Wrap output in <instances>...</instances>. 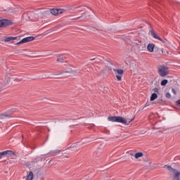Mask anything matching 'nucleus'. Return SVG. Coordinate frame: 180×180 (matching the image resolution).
<instances>
[{"label": "nucleus", "instance_id": "nucleus-1", "mask_svg": "<svg viewBox=\"0 0 180 180\" xmlns=\"http://www.w3.org/2000/svg\"><path fill=\"white\" fill-rule=\"evenodd\" d=\"M108 120L109 122H117V123H122V124H125V126H129L131 122H133V119L128 121L127 119H124L122 117L117 116V117H108Z\"/></svg>", "mask_w": 180, "mask_h": 180}, {"label": "nucleus", "instance_id": "nucleus-2", "mask_svg": "<svg viewBox=\"0 0 180 180\" xmlns=\"http://www.w3.org/2000/svg\"><path fill=\"white\" fill-rule=\"evenodd\" d=\"M158 74L160 77H162V78H165V77L169 74V68L164 65L158 66Z\"/></svg>", "mask_w": 180, "mask_h": 180}, {"label": "nucleus", "instance_id": "nucleus-3", "mask_svg": "<svg viewBox=\"0 0 180 180\" xmlns=\"http://www.w3.org/2000/svg\"><path fill=\"white\" fill-rule=\"evenodd\" d=\"M164 168H167V169H168V171H169V172H171L172 174H173V178L174 180H180V172L176 170V169L172 168L171 166L169 165H165Z\"/></svg>", "mask_w": 180, "mask_h": 180}, {"label": "nucleus", "instance_id": "nucleus-4", "mask_svg": "<svg viewBox=\"0 0 180 180\" xmlns=\"http://www.w3.org/2000/svg\"><path fill=\"white\" fill-rule=\"evenodd\" d=\"M115 77L117 79V81H122V77H123V74H124V70L122 69H112Z\"/></svg>", "mask_w": 180, "mask_h": 180}, {"label": "nucleus", "instance_id": "nucleus-5", "mask_svg": "<svg viewBox=\"0 0 180 180\" xmlns=\"http://www.w3.org/2000/svg\"><path fill=\"white\" fill-rule=\"evenodd\" d=\"M12 25V21L8 19L0 20V27H6V26H11Z\"/></svg>", "mask_w": 180, "mask_h": 180}, {"label": "nucleus", "instance_id": "nucleus-6", "mask_svg": "<svg viewBox=\"0 0 180 180\" xmlns=\"http://www.w3.org/2000/svg\"><path fill=\"white\" fill-rule=\"evenodd\" d=\"M33 40H34V37H25V38L22 39L21 41L16 43L15 44L16 45L22 44V43H27L29 41H33Z\"/></svg>", "mask_w": 180, "mask_h": 180}, {"label": "nucleus", "instance_id": "nucleus-7", "mask_svg": "<svg viewBox=\"0 0 180 180\" xmlns=\"http://www.w3.org/2000/svg\"><path fill=\"white\" fill-rule=\"evenodd\" d=\"M5 155H7V156L15 155V153H13V151L12 150H5L3 152H0V160Z\"/></svg>", "mask_w": 180, "mask_h": 180}, {"label": "nucleus", "instance_id": "nucleus-8", "mask_svg": "<svg viewBox=\"0 0 180 180\" xmlns=\"http://www.w3.org/2000/svg\"><path fill=\"white\" fill-rule=\"evenodd\" d=\"M150 34L154 39H157L158 40H160V41H162V43H164L162 38H160V35L155 34V32H154V30H150Z\"/></svg>", "mask_w": 180, "mask_h": 180}, {"label": "nucleus", "instance_id": "nucleus-9", "mask_svg": "<svg viewBox=\"0 0 180 180\" xmlns=\"http://www.w3.org/2000/svg\"><path fill=\"white\" fill-rule=\"evenodd\" d=\"M51 13L56 16V15H58L59 13H63V10L57 9V8H52V9H51Z\"/></svg>", "mask_w": 180, "mask_h": 180}, {"label": "nucleus", "instance_id": "nucleus-10", "mask_svg": "<svg viewBox=\"0 0 180 180\" xmlns=\"http://www.w3.org/2000/svg\"><path fill=\"white\" fill-rule=\"evenodd\" d=\"M155 47V44H149L147 46L148 51H149L150 53H154Z\"/></svg>", "mask_w": 180, "mask_h": 180}, {"label": "nucleus", "instance_id": "nucleus-11", "mask_svg": "<svg viewBox=\"0 0 180 180\" xmlns=\"http://www.w3.org/2000/svg\"><path fill=\"white\" fill-rule=\"evenodd\" d=\"M137 46H138L139 49L141 50V51L146 50V49L147 47L146 46V43H141V42H139L137 44Z\"/></svg>", "mask_w": 180, "mask_h": 180}, {"label": "nucleus", "instance_id": "nucleus-12", "mask_svg": "<svg viewBox=\"0 0 180 180\" xmlns=\"http://www.w3.org/2000/svg\"><path fill=\"white\" fill-rule=\"evenodd\" d=\"M16 39H18V37H6L4 40V41H5V43H8V41H12L13 40H16Z\"/></svg>", "mask_w": 180, "mask_h": 180}, {"label": "nucleus", "instance_id": "nucleus-13", "mask_svg": "<svg viewBox=\"0 0 180 180\" xmlns=\"http://www.w3.org/2000/svg\"><path fill=\"white\" fill-rule=\"evenodd\" d=\"M72 72H74V71H72V70H67V71H60L59 73L58 74H55V75H61L63 74H72Z\"/></svg>", "mask_w": 180, "mask_h": 180}, {"label": "nucleus", "instance_id": "nucleus-14", "mask_svg": "<svg viewBox=\"0 0 180 180\" xmlns=\"http://www.w3.org/2000/svg\"><path fill=\"white\" fill-rule=\"evenodd\" d=\"M157 98H158V95H157V94L153 93L152 94L151 96H150V101H155V99H157Z\"/></svg>", "mask_w": 180, "mask_h": 180}, {"label": "nucleus", "instance_id": "nucleus-15", "mask_svg": "<svg viewBox=\"0 0 180 180\" xmlns=\"http://www.w3.org/2000/svg\"><path fill=\"white\" fill-rule=\"evenodd\" d=\"M11 115H12V113L5 112L4 114H1V117H2V119H5V117H11Z\"/></svg>", "mask_w": 180, "mask_h": 180}, {"label": "nucleus", "instance_id": "nucleus-16", "mask_svg": "<svg viewBox=\"0 0 180 180\" xmlns=\"http://www.w3.org/2000/svg\"><path fill=\"white\" fill-rule=\"evenodd\" d=\"M143 154L141 152H139L134 154V157L135 158L138 159V158H141V157H143Z\"/></svg>", "mask_w": 180, "mask_h": 180}, {"label": "nucleus", "instance_id": "nucleus-17", "mask_svg": "<svg viewBox=\"0 0 180 180\" xmlns=\"http://www.w3.org/2000/svg\"><path fill=\"white\" fill-rule=\"evenodd\" d=\"M33 179V172H30L29 174L27 176V180H32Z\"/></svg>", "mask_w": 180, "mask_h": 180}, {"label": "nucleus", "instance_id": "nucleus-18", "mask_svg": "<svg viewBox=\"0 0 180 180\" xmlns=\"http://www.w3.org/2000/svg\"><path fill=\"white\" fill-rule=\"evenodd\" d=\"M58 63H64L65 61V58L62 57L57 59Z\"/></svg>", "mask_w": 180, "mask_h": 180}, {"label": "nucleus", "instance_id": "nucleus-19", "mask_svg": "<svg viewBox=\"0 0 180 180\" xmlns=\"http://www.w3.org/2000/svg\"><path fill=\"white\" fill-rule=\"evenodd\" d=\"M168 84V80L164 79L161 82L162 86H165Z\"/></svg>", "mask_w": 180, "mask_h": 180}, {"label": "nucleus", "instance_id": "nucleus-20", "mask_svg": "<svg viewBox=\"0 0 180 180\" xmlns=\"http://www.w3.org/2000/svg\"><path fill=\"white\" fill-rule=\"evenodd\" d=\"M165 96H166V98H167L168 99H169V98H171V94L167 93V94H165Z\"/></svg>", "mask_w": 180, "mask_h": 180}, {"label": "nucleus", "instance_id": "nucleus-21", "mask_svg": "<svg viewBox=\"0 0 180 180\" xmlns=\"http://www.w3.org/2000/svg\"><path fill=\"white\" fill-rule=\"evenodd\" d=\"M153 92H156L157 94H158L159 89H158V88H155L153 89Z\"/></svg>", "mask_w": 180, "mask_h": 180}, {"label": "nucleus", "instance_id": "nucleus-22", "mask_svg": "<svg viewBox=\"0 0 180 180\" xmlns=\"http://www.w3.org/2000/svg\"><path fill=\"white\" fill-rule=\"evenodd\" d=\"M172 91L173 92V94H174V95L176 94V91L175 90V89H172Z\"/></svg>", "mask_w": 180, "mask_h": 180}, {"label": "nucleus", "instance_id": "nucleus-23", "mask_svg": "<svg viewBox=\"0 0 180 180\" xmlns=\"http://www.w3.org/2000/svg\"><path fill=\"white\" fill-rule=\"evenodd\" d=\"M56 153H58V151H57V150H53V151H51V152H50L51 154H56Z\"/></svg>", "mask_w": 180, "mask_h": 180}, {"label": "nucleus", "instance_id": "nucleus-24", "mask_svg": "<svg viewBox=\"0 0 180 180\" xmlns=\"http://www.w3.org/2000/svg\"><path fill=\"white\" fill-rule=\"evenodd\" d=\"M177 105H180V99L176 101Z\"/></svg>", "mask_w": 180, "mask_h": 180}, {"label": "nucleus", "instance_id": "nucleus-25", "mask_svg": "<svg viewBox=\"0 0 180 180\" xmlns=\"http://www.w3.org/2000/svg\"><path fill=\"white\" fill-rule=\"evenodd\" d=\"M130 155H131L133 157V156H134V153H130Z\"/></svg>", "mask_w": 180, "mask_h": 180}, {"label": "nucleus", "instance_id": "nucleus-26", "mask_svg": "<svg viewBox=\"0 0 180 180\" xmlns=\"http://www.w3.org/2000/svg\"><path fill=\"white\" fill-rule=\"evenodd\" d=\"M110 71H112V68H110Z\"/></svg>", "mask_w": 180, "mask_h": 180}]
</instances>
